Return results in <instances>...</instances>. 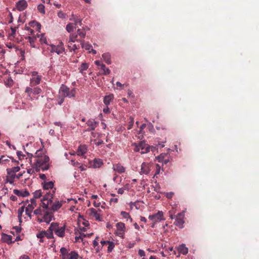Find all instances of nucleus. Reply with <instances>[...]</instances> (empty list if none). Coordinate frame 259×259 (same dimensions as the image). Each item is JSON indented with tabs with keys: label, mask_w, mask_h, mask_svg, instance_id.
Segmentation results:
<instances>
[{
	"label": "nucleus",
	"mask_w": 259,
	"mask_h": 259,
	"mask_svg": "<svg viewBox=\"0 0 259 259\" xmlns=\"http://www.w3.org/2000/svg\"><path fill=\"white\" fill-rule=\"evenodd\" d=\"M19 259H30L29 256L27 255L23 254L19 257Z\"/></svg>",
	"instance_id": "338daca9"
},
{
	"label": "nucleus",
	"mask_w": 259,
	"mask_h": 259,
	"mask_svg": "<svg viewBox=\"0 0 259 259\" xmlns=\"http://www.w3.org/2000/svg\"><path fill=\"white\" fill-rule=\"evenodd\" d=\"M60 252L62 255L63 259H68L69 254L68 250L65 247H62L60 249Z\"/></svg>",
	"instance_id": "473e14b6"
},
{
	"label": "nucleus",
	"mask_w": 259,
	"mask_h": 259,
	"mask_svg": "<svg viewBox=\"0 0 259 259\" xmlns=\"http://www.w3.org/2000/svg\"><path fill=\"white\" fill-rule=\"evenodd\" d=\"M103 164V161L101 159L95 158L93 161V167L99 168Z\"/></svg>",
	"instance_id": "f704fd0d"
},
{
	"label": "nucleus",
	"mask_w": 259,
	"mask_h": 259,
	"mask_svg": "<svg viewBox=\"0 0 259 259\" xmlns=\"http://www.w3.org/2000/svg\"><path fill=\"white\" fill-rule=\"evenodd\" d=\"M78 225L79 229V234L81 235H83L84 237L87 236V235L84 234V232L86 231L87 229L86 227H88L89 225V222L85 220H84L83 217H79L78 219Z\"/></svg>",
	"instance_id": "0eeeda50"
},
{
	"label": "nucleus",
	"mask_w": 259,
	"mask_h": 259,
	"mask_svg": "<svg viewBox=\"0 0 259 259\" xmlns=\"http://www.w3.org/2000/svg\"><path fill=\"white\" fill-rule=\"evenodd\" d=\"M36 36L37 37H39V41L40 42L41 44H47V39L44 36V34H41V35L37 34Z\"/></svg>",
	"instance_id": "37998d69"
},
{
	"label": "nucleus",
	"mask_w": 259,
	"mask_h": 259,
	"mask_svg": "<svg viewBox=\"0 0 259 259\" xmlns=\"http://www.w3.org/2000/svg\"><path fill=\"white\" fill-rule=\"evenodd\" d=\"M63 202L62 201H59V200L55 201L52 206L51 207V209L53 210V211H57L58 209H59L61 206H62Z\"/></svg>",
	"instance_id": "b1692460"
},
{
	"label": "nucleus",
	"mask_w": 259,
	"mask_h": 259,
	"mask_svg": "<svg viewBox=\"0 0 259 259\" xmlns=\"http://www.w3.org/2000/svg\"><path fill=\"white\" fill-rule=\"evenodd\" d=\"M76 18L77 19H71L72 22L69 23L66 26V30L70 33L74 29H77V34L76 35L77 36L78 35L81 38H83L85 36L86 32L84 29L79 28V27L81 26L82 25V19H79L78 17H77Z\"/></svg>",
	"instance_id": "f03ea898"
},
{
	"label": "nucleus",
	"mask_w": 259,
	"mask_h": 259,
	"mask_svg": "<svg viewBox=\"0 0 259 259\" xmlns=\"http://www.w3.org/2000/svg\"><path fill=\"white\" fill-rule=\"evenodd\" d=\"M153 188H154V190L155 191L158 192V193L160 192V187L159 185V184H156L155 186H153Z\"/></svg>",
	"instance_id": "13d9d810"
},
{
	"label": "nucleus",
	"mask_w": 259,
	"mask_h": 259,
	"mask_svg": "<svg viewBox=\"0 0 259 259\" xmlns=\"http://www.w3.org/2000/svg\"><path fill=\"white\" fill-rule=\"evenodd\" d=\"M116 86H117V89L118 90H121L123 89V87L124 84H121L120 82L117 81L116 82Z\"/></svg>",
	"instance_id": "6e6d98bb"
},
{
	"label": "nucleus",
	"mask_w": 259,
	"mask_h": 259,
	"mask_svg": "<svg viewBox=\"0 0 259 259\" xmlns=\"http://www.w3.org/2000/svg\"><path fill=\"white\" fill-rule=\"evenodd\" d=\"M27 6V2L25 0H20L16 4V7L19 11L24 10Z\"/></svg>",
	"instance_id": "5701e85b"
},
{
	"label": "nucleus",
	"mask_w": 259,
	"mask_h": 259,
	"mask_svg": "<svg viewBox=\"0 0 259 259\" xmlns=\"http://www.w3.org/2000/svg\"><path fill=\"white\" fill-rule=\"evenodd\" d=\"M25 29L29 30L30 32V33L29 34V36L27 37V39L30 44V46L33 48H35L34 41L36 39V36L33 35L34 30L30 29L28 26L25 27Z\"/></svg>",
	"instance_id": "dca6fc26"
},
{
	"label": "nucleus",
	"mask_w": 259,
	"mask_h": 259,
	"mask_svg": "<svg viewBox=\"0 0 259 259\" xmlns=\"http://www.w3.org/2000/svg\"><path fill=\"white\" fill-rule=\"evenodd\" d=\"M184 217L185 211H183L178 213L176 217V220L175 224L181 229L183 228V224L185 223L184 220Z\"/></svg>",
	"instance_id": "ddd939ff"
},
{
	"label": "nucleus",
	"mask_w": 259,
	"mask_h": 259,
	"mask_svg": "<svg viewBox=\"0 0 259 259\" xmlns=\"http://www.w3.org/2000/svg\"><path fill=\"white\" fill-rule=\"evenodd\" d=\"M87 124L89 126V127L87 130V131H93L97 126V122L94 120H88L87 122Z\"/></svg>",
	"instance_id": "393cba45"
},
{
	"label": "nucleus",
	"mask_w": 259,
	"mask_h": 259,
	"mask_svg": "<svg viewBox=\"0 0 259 259\" xmlns=\"http://www.w3.org/2000/svg\"><path fill=\"white\" fill-rule=\"evenodd\" d=\"M23 18V17H11V20L9 21V22L11 23L14 21H17L18 24L15 25V27L18 28L20 26V23H23V20L21 19Z\"/></svg>",
	"instance_id": "c85d7f7f"
},
{
	"label": "nucleus",
	"mask_w": 259,
	"mask_h": 259,
	"mask_svg": "<svg viewBox=\"0 0 259 259\" xmlns=\"http://www.w3.org/2000/svg\"><path fill=\"white\" fill-rule=\"evenodd\" d=\"M140 147H141L140 150H141V154H145L148 153V152H149L150 148V147L148 146L147 144H146L145 142L143 141H141L140 142Z\"/></svg>",
	"instance_id": "aec40b11"
},
{
	"label": "nucleus",
	"mask_w": 259,
	"mask_h": 259,
	"mask_svg": "<svg viewBox=\"0 0 259 259\" xmlns=\"http://www.w3.org/2000/svg\"><path fill=\"white\" fill-rule=\"evenodd\" d=\"M120 214L123 218L126 219L127 221L129 220L131 223L132 222L133 219L131 218L128 213L122 211L120 212Z\"/></svg>",
	"instance_id": "ea45409f"
},
{
	"label": "nucleus",
	"mask_w": 259,
	"mask_h": 259,
	"mask_svg": "<svg viewBox=\"0 0 259 259\" xmlns=\"http://www.w3.org/2000/svg\"><path fill=\"white\" fill-rule=\"evenodd\" d=\"M24 206H25V211L27 215L30 218H31V213L34 208L36 206V202L35 199H31L30 201H26Z\"/></svg>",
	"instance_id": "39448f33"
},
{
	"label": "nucleus",
	"mask_w": 259,
	"mask_h": 259,
	"mask_svg": "<svg viewBox=\"0 0 259 259\" xmlns=\"http://www.w3.org/2000/svg\"><path fill=\"white\" fill-rule=\"evenodd\" d=\"M89 214L95 218V219L98 221H102V218L101 217V210L100 209L96 210L95 208H92L89 210Z\"/></svg>",
	"instance_id": "2eb2a0df"
},
{
	"label": "nucleus",
	"mask_w": 259,
	"mask_h": 259,
	"mask_svg": "<svg viewBox=\"0 0 259 259\" xmlns=\"http://www.w3.org/2000/svg\"><path fill=\"white\" fill-rule=\"evenodd\" d=\"M80 43L81 45L82 48L87 50L89 53H93V54H96V51L93 49L92 46L90 44L88 43H84L81 40Z\"/></svg>",
	"instance_id": "a211bd4d"
},
{
	"label": "nucleus",
	"mask_w": 259,
	"mask_h": 259,
	"mask_svg": "<svg viewBox=\"0 0 259 259\" xmlns=\"http://www.w3.org/2000/svg\"><path fill=\"white\" fill-rule=\"evenodd\" d=\"M146 124H143L141 126H140V131H139V134H142V136L143 137V130L146 127Z\"/></svg>",
	"instance_id": "4d7b16f0"
},
{
	"label": "nucleus",
	"mask_w": 259,
	"mask_h": 259,
	"mask_svg": "<svg viewBox=\"0 0 259 259\" xmlns=\"http://www.w3.org/2000/svg\"><path fill=\"white\" fill-rule=\"evenodd\" d=\"M149 219L153 222L152 227H154L156 223L160 222L162 220H164L163 218V213L162 211H159L157 213L150 215L149 216Z\"/></svg>",
	"instance_id": "9d476101"
},
{
	"label": "nucleus",
	"mask_w": 259,
	"mask_h": 259,
	"mask_svg": "<svg viewBox=\"0 0 259 259\" xmlns=\"http://www.w3.org/2000/svg\"><path fill=\"white\" fill-rule=\"evenodd\" d=\"M60 97H68L69 98L74 97L76 94L75 89L70 90L67 87L62 84L59 92Z\"/></svg>",
	"instance_id": "20e7f679"
},
{
	"label": "nucleus",
	"mask_w": 259,
	"mask_h": 259,
	"mask_svg": "<svg viewBox=\"0 0 259 259\" xmlns=\"http://www.w3.org/2000/svg\"><path fill=\"white\" fill-rule=\"evenodd\" d=\"M135 245V243L133 242H129L127 245H126V247L128 248H131L133 247Z\"/></svg>",
	"instance_id": "0e129e2a"
},
{
	"label": "nucleus",
	"mask_w": 259,
	"mask_h": 259,
	"mask_svg": "<svg viewBox=\"0 0 259 259\" xmlns=\"http://www.w3.org/2000/svg\"><path fill=\"white\" fill-rule=\"evenodd\" d=\"M41 92V90L40 88L36 87L32 89L30 86L26 87L25 91V92L27 94L28 96L30 98L31 100L37 99V97L35 98L33 95H38Z\"/></svg>",
	"instance_id": "423d86ee"
},
{
	"label": "nucleus",
	"mask_w": 259,
	"mask_h": 259,
	"mask_svg": "<svg viewBox=\"0 0 259 259\" xmlns=\"http://www.w3.org/2000/svg\"><path fill=\"white\" fill-rule=\"evenodd\" d=\"M13 229L15 230V231L17 233H19L21 230V227H20L19 226H16V227H14Z\"/></svg>",
	"instance_id": "69168bd1"
},
{
	"label": "nucleus",
	"mask_w": 259,
	"mask_h": 259,
	"mask_svg": "<svg viewBox=\"0 0 259 259\" xmlns=\"http://www.w3.org/2000/svg\"><path fill=\"white\" fill-rule=\"evenodd\" d=\"M102 59L108 64H110L111 63V56L108 53L103 54L102 56Z\"/></svg>",
	"instance_id": "c756f323"
},
{
	"label": "nucleus",
	"mask_w": 259,
	"mask_h": 259,
	"mask_svg": "<svg viewBox=\"0 0 259 259\" xmlns=\"http://www.w3.org/2000/svg\"><path fill=\"white\" fill-rule=\"evenodd\" d=\"M37 10L40 12V13L42 15L45 14V6L42 4H40L37 6Z\"/></svg>",
	"instance_id": "49530a36"
},
{
	"label": "nucleus",
	"mask_w": 259,
	"mask_h": 259,
	"mask_svg": "<svg viewBox=\"0 0 259 259\" xmlns=\"http://www.w3.org/2000/svg\"><path fill=\"white\" fill-rule=\"evenodd\" d=\"M69 255L68 259H78V254L74 251H71Z\"/></svg>",
	"instance_id": "a19ab883"
},
{
	"label": "nucleus",
	"mask_w": 259,
	"mask_h": 259,
	"mask_svg": "<svg viewBox=\"0 0 259 259\" xmlns=\"http://www.w3.org/2000/svg\"><path fill=\"white\" fill-rule=\"evenodd\" d=\"M89 64L86 63H82L80 66V67L79 68V72L81 74H83L84 71L87 70L88 68H89Z\"/></svg>",
	"instance_id": "4c0bfd02"
},
{
	"label": "nucleus",
	"mask_w": 259,
	"mask_h": 259,
	"mask_svg": "<svg viewBox=\"0 0 259 259\" xmlns=\"http://www.w3.org/2000/svg\"><path fill=\"white\" fill-rule=\"evenodd\" d=\"M7 173L11 179H14L16 178H17V175L16 173L11 174V172L10 171H7Z\"/></svg>",
	"instance_id": "864d4df0"
},
{
	"label": "nucleus",
	"mask_w": 259,
	"mask_h": 259,
	"mask_svg": "<svg viewBox=\"0 0 259 259\" xmlns=\"http://www.w3.org/2000/svg\"><path fill=\"white\" fill-rule=\"evenodd\" d=\"M49 229L50 231L54 232L59 237L62 238L65 236V231L66 229L65 225L59 226L57 223H53L51 224Z\"/></svg>",
	"instance_id": "7ed1b4c3"
},
{
	"label": "nucleus",
	"mask_w": 259,
	"mask_h": 259,
	"mask_svg": "<svg viewBox=\"0 0 259 259\" xmlns=\"http://www.w3.org/2000/svg\"><path fill=\"white\" fill-rule=\"evenodd\" d=\"M161 171V167L159 164H156V171L155 174V176L159 175Z\"/></svg>",
	"instance_id": "3c124183"
},
{
	"label": "nucleus",
	"mask_w": 259,
	"mask_h": 259,
	"mask_svg": "<svg viewBox=\"0 0 259 259\" xmlns=\"http://www.w3.org/2000/svg\"><path fill=\"white\" fill-rule=\"evenodd\" d=\"M54 193V190H53L52 192H47L46 194L44 195L43 198L41 199L42 206L44 208H49V205L52 202Z\"/></svg>",
	"instance_id": "6e6552de"
},
{
	"label": "nucleus",
	"mask_w": 259,
	"mask_h": 259,
	"mask_svg": "<svg viewBox=\"0 0 259 259\" xmlns=\"http://www.w3.org/2000/svg\"><path fill=\"white\" fill-rule=\"evenodd\" d=\"M139 255L140 256H144L145 255V251L142 249H139L138 251Z\"/></svg>",
	"instance_id": "bf43d9fd"
},
{
	"label": "nucleus",
	"mask_w": 259,
	"mask_h": 259,
	"mask_svg": "<svg viewBox=\"0 0 259 259\" xmlns=\"http://www.w3.org/2000/svg\"><path fill=\"white\" fill-rule=\"evenodd\" d=\"M71 47H72L71 51H75L76 50L78 49L79 48L80 46H79V44H76L73 43V45Z\"/></svg>",
	"instance_id": "603ef678"
},
{
	"label": "nucleus",
	"mask_w": 259,
	"mask_h": 259,
	"mask_svg": "<svg viewBox=\"0 0 259 259\" xmlns=\"http://www.w3.org/2000/svg\"><path fill=\"white\" fill-rule=\"evenodd\" d=\"M87 147L85 145H80L77 149V155H83L87 152Z\"/></svg>",
	"instance_id": "7c9ffc66"
},
{
	"label": "nucleus",
	"mask_w": 259,
	"mask_h": 259,
	"mask_svg": "<svg viewBox=\"0 0 259 259\" xmlns=\"http://www.w3.org/2000/svg\"><path fill=\"white\" fill-rule=\"evenodd\" d=\"M52 53H56L59 55L64 52V48L62 45H50L48 48Z\"/></svg>",
	"instance_id": "4468645a"
},
{
	"label": "nucleus",
	"mask_w": 259,
	"mask_h": 259,
	"mask_svg": "<svg viewBox=\"0 0 259 259\" xmlns=\"http://www.w3.org/2000/svg\"><path fill=\"white\" fill-rule=\"evenodd\" d=\"M31 78L30 80V86L33 87L39 84L41 79V76L38 74V73L35 71L31 72Z\"/></svg>",
	"instance_id": "9b49d317"
},
{
	"label": "nucleus",
	"mask_w": 259,
	"mask_h": 259,
	"mask_svg": "<svg viewBox=\"0 0 259 259\" xmlns=\"http://www.w3.org/2000/svg\"><path fill=\"white\" fill-rule=\"evenodd\" d=\"M112 169L119 174L124 173L125 171V167L120 163L113 164Z\"/></svg>",
	"instance_id": "6ab92c4d"
},
{
	"label": "nucleus",
	"mask_w": 259,
	"mask_h": 259,
	"mask_svg": "<svg viewBox=\"0 0 259 259\" xmlns=\"http://www.w3.org/2000/svg\"><path fill=\"white\" fill-rule=\"evenodd\" d=\"M11 29H12V34L10 35V39H13V37H14V35L15 34V29L11 27Z\"/></svg>",
	"instance_id": "052dcab7"
},
{
	"label": "nucleus",
	"mask_w": 259,
	"mask_h": 259,
	"mask_svg": "<svg viewBox=\"0 0 259 259\" xmlns=\"http://www.w3.org/2000/svg\"><path fill=\"white\" fill-rule=\"evenodd\" d=\"M157 159L159 162L164 164H166L168 162V155L166 153H162L157 157Z\"/></svg>",
	"instance_id": "4be33fe9"
},
{
	"label": "nucleus",
	"mask_w": 259,
	"mask_h": 259,
	"mask_svg": "<svg viewBox=\"0 0 259 259\" xmlns=\"http://www.w3.org/2000/svg\"><path fill=\"white\" fill-rule=\"evenodd\" d=\"M13 192L15 195L18 196L26 197L29 195V192L27 191H22L17 189H15Z\"/></svg>",
	"instance_id": "cd10ccee"
},
{
	"label": "nucleus",
	"mask_w": 259,
	"mask_h": 259,
	"mask_svg": "<svg viewBox=\"0 0 259 259\" xmlns=\"http://www.w3.org/2000/svg\"><path fill=\"white\" fill-rule=\"evenodd\" d=\"M31 27H33L36 31H40V24L36 22L32 21L29 23Z\"/></svg>",
	"instance_id": "e433bc0d"
},
{
	"label": "nucleus",
	"mask_w": 259,
	"mask_h": 259,
	"mask_svg": "<svg viewBox=\"0 0 259 259\" xmlns=\"http://www.w3.org/2000/svg\"><path fill=\"white\" fill-rule=\"evenodd\" d=\"M116 230L115 234L121 238H123L125 232V226L124 223L122 222L117 223L116 224Z\"/></svg>",
	"instance_id": "1a4fd4ad"
},
{
	"label": "nucleus",
	"mask_w": 259,
	"mask_h": 259,
	"mask_svg": "<svg viewBox=\"0 0 259 259\" xmlns=\"http://www.w3.org/2000/svg\"><path fill=\"white\" fill-rule=\"evenodd\" d=\"M47 235V233L45 231H41L36 235V236L38 238H42Z\"/></svg>",
	"instance_id": "8fccbe9b"
},
{
	"label": "nucleus",
	"mask_w": 259,
	"mask_h": 259,
	"mask_svg": "<svg viewBox=\"0 0 259 259\" xmlns=\"http://www.w3.org/2000/svg\"><path fill=\"white\" fill-rule=\"evenodd\" d=\"M152 168V165L150 163L143 162L141 166L140 174L141 175H148Z\"/></svg>",
	"instance_id": "f8f14e48"
},
{
	"label": "nucleus",
	"mask_w": 259,
	"mask_h": 259,
	"mask_svg": "<svg viewBox=\"0 0 259 259\" xmlns=\"http://www.w3.org/2000/svg\"><path fill=\"white\" fill-rule=\"evenodd\" d=\"M114 96L112 94L106 96L104 99V103L106 105L110 104V102L113 100Z\"/></svg>",
	"instance_id": "72a5a7b5"
},
{
	"label": "nucleus",
	"mask_w": 259,
	"mask_h": 259,
	"mask_svg": "<svg viewBox=\"0 0 259 259\" xmlns=\"http://www.w3.org/2000/svg\"><path fill=\"white\" fill-rule=\"evenodd\" d=\"M12 236L10 235H8L7 234H3L2 235V239L4 241L7 242L8 243H11L12 241Z\"/></svg>",
	"instance_id": "58836bf2"
},
{
	"label": "nucleus",
	"mask_w": 259,
	"mask_h": 259,
	"mask_svg": "<svg viewBox=\"0 0 259 259\" xmlns=\"http://www.w3.org/2000/svg\"><path fill=\"white\" fill-rule=\"evenodd\" d=\"M108 244V252H110L113 249V248L115 246V244L113 242H111V241H109V243Z\"/></svg>",
	"instance_id": "09e8293b"
},
{
	"label": "nucleus",
	"mask_w": 259,
	"mask_h": 259,
	"mask_svg": "<svg viewBox=\"0 0 259 259\" xmlns=\"http://www.w3.org/2000/svg\"><path fill=\"white\" fill-rule=\"evenodd\" d=\"M43 192L40 190L35 191L33 193L34 197L35 199L38 198L42 196Z\"/></svg>",
	"instance_id": "a18cd8bd"
},
{
	"label": "nucleus",
	"mask_w": 259,
	"mask_h": 259,
	"mask_svg": "<svg viewBox=\"0 0 259 259\" xmlns=\"http://www.w3.org/2000/svg\"><path fill=\"white\" fill-rule=\"evenodd\" d=\"M20 168L19 166H16L12 167V168L7 169V171L11 172V174H14L18 172L20 170Z\"/></svg>",
	"instance_id": "c03bdc74"
},
{
	"label": "nucleus",
	"mask_w": 259,
	"mask_h": 259,
	"mask_svg": "<svg viewBox=\"0 0 259 259\" xmlns=\"http://www.w3.org/2000/svg\"><path fill=\"white\" fill-rule=\"evenodd\" d=\"M46 150L43 148L37 150L32 156L31 161H33L32 166L37 170H46L50 168V158L46 154Z\"/></svg>",
	"instance_id": "f257e3e1"
},
{
	"label": "nucleus",
	"mask_w": 259,
	"mask_h": 259,
	"mask_svg": "<svg viewBox=\"0 0 259 259\" xmlns=\"http://www.w3.org/2000/svg\"><path fill=\"white\" fill-rule=\"evenodd\" d=\"M128 190V188H119L118 189L117 193L119 194H122L124 193V190Z\"/></svg>",
	"instance_id": "5fc2aeb1"
},
{
	"label": "nucleus",
	"mask_w": 259,
	"mask_h": 259,
	"mask_svg": "<svg viewBox=\"0 0 259 259\" xmlns=\"http://www.w3.org/2000/svg\"><path fill=\"white\" fill-rule=\"evenodd\" d=\"M25 206H24V205L22 206L21 207H20L18 209V217L20 223L22 222V219H21L22 215V213H23V212L25 211Z\"/></svg>",
	"instance_id": "c9c22d12"
},
{
	"label": "nucleus",
	"mask_w": 259,
	"mask_h": 259,
	"mask_svg": "<svg viewBox=\"0 0 259 259\" xmlns=\"http://www.w3.org/2000/svg\"><path fill=\"white\" fill-rule=\"evenodd\" d=\"M77 37V35H75V34H72L70 36L69 40L68 42V47L70 51H71V47L73 46V43L75 42H80L81 41L79 39H76Z\"/></svg>",
	"instance_id": "f3484780"
},
{
	"label": "nucleus",
	"mask_w": 259,
	"mask_h": 259,
	"mask_svg": "<svg viewBox=\"0 0 259 259\" xmlns=\"http://www.w3.org/2000/svg\"><path fill=\"white\" fill-rule=\"evenodd\" d=\"M173 195H174V193L171 192L165 193V195H166V197L169 199L171 198L172 197Z\"/></svg>",
	"instance_id": "680f3d73"
},
{
	"label": "nucleus",
	"mask_w": 259,
	"mask_h": 259,
	"mask_svg": "<svg viewBox=\"0 0 259 259\" xmlns=\"http://www.w3.org/2000/svg\"><path fill=\"white\" fill-rule=\"evenodd\" d=\"M44 190L52 189L54 188V184L53 181H45L41 183Z\"/></svg>",
	"instance_id": "412c9836"
},
{
	"label": "nucleus",
	"mask_w": 259,
	"mask_h": 259,
	"mask_svg": "<svg viewBox=\"0 0 259 259\" xmlns=\"http://www.w3.org/2000/svg\"><path fill=\"white\" fill-rule=\"evenodd\" d=\"M179 252L184 255L187 254L188 252V248L186 246L185 244H182L178 247Z\"/></svg>",
	"instance_id": "a878e982"
},
{
	"label": "nucleus",
	"mask_w": 259,
	"mask_h": 259,
	"mask_svg": "<svg viewBox=\"0 0 259 259\" xmlns=\"http://www.w3.org/2000/svg\"><path fill=\"white\" fill-rule=\"evenodd\" d=\"M39 178L41 180H44V181H47L46 180V176L45 174H40Z\"/></svg>",
	"instance_id": "774afa93"
},
{
	"label": "nucleus",
	"mask_w": 259,
	"mask_h": 259,
	"mask_svg": "<svg viewBox=\"0 0 259 259\" xmlns=\"http://www.w3.org/2000/svg\"><path fill=\"white\" fill-rule=\"evenodd\" d=\"M132 147H133V150L135 152H139L140 151V143L139 144L137 143H133L132 145Z\"/></svg>",
	"instance_id": "de8ad7c7"
},
{
	"label": "nucleus",
	"mask_w": 259,
	"mask_h": 259,
	"mask_svg": "<svg viewBox=\"0 0 259 259\" xmlns=\"http://www.w3.org/2000/svg\"><path fill=\"white\" fill-rule=\"evenodd\" d=\"M52 215L51 213H46L44 215V217L41 220L40 222H44L47 224H49L50 222L52 221Z\"/></svg>",
	"instance_id": "bb28decb"
},
{
	"label": "nucleus",
	"mask_w": 259,
	"mask_h": 259,
	"mask_svg": "<svg viewBox=\"0 0 259 259\" xmlns=\"http://www.w3.org/2000/svg\"><path fill=\"white\" fill-rule=\"evenodd\" d=\"M133 124H134V120L133 119H132L130 122V124L127 127V129L128 130H130L132 128V126L133 125Z\"/></svg>",
	"instance_id": "e2e57ef3"
},
{
	"label": "nucleus",
	"mask_w": 259,
	"mask_h": 259,
	"mask_svg": "<svg viewBox=\"0 0 259 259\" xmlns=\"http://www.w3.org/2000/svg\"><path fill=\"white\" fill-rule=\"evenodd\" d=\"M100 69L103 70L104 74L107 75L110 73V70L108 68H106L104 64L101 65Z\"/></svg>",
	"instance_id": "79ce46f5"
},
{
	"label": "nucleus",
	"mask_w": 259,
	"mask_h": 259,
	"mask_svg": "<svg viewBox=\"0 0 259 259\" xmlns=\"http://www.w3.org/2000/svg\"><path fill=\"white\" fill-rule=\"evenodd\" d=\"M10 157L7 155H2L0 157V164H6L10 162Z\"/></svg>",
	"instance_id": "2f4dec72"
}]
</instances>
